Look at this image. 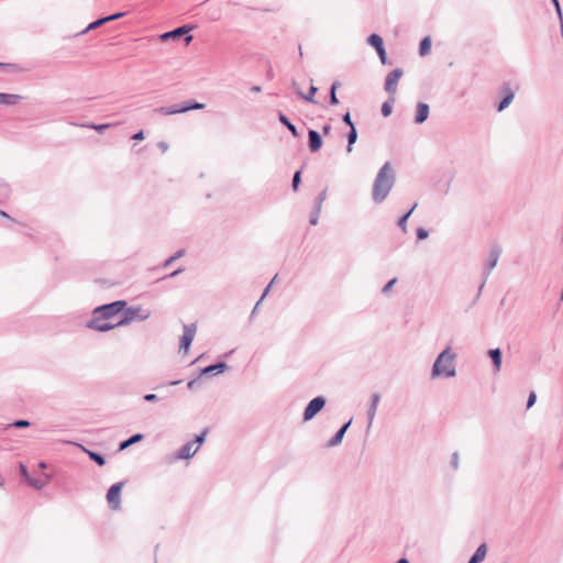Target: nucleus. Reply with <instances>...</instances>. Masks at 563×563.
<instances>
[{
    "label": "nucleus",
    "mask_w": 563,
    "mask_h": 563,
    "mask_svg": "<svg viewBox=\"0 0 563 563\" xmlns=\"http://www.w3.org/2000/svg\"><path fill=\"white\" fill-rule=\"evenodd\" d=\"M291 85H292V88L295 89L296 92H297L298 89H300V87H299V85H298V82L296 80H292Z\"/></svg>",
    "instance_id": "obj_61"
},
{
    "label": "nucleus",
    "mask_w": 563,
    "mask_h": 563,
    "mask_svg": "<svg viewBox=\"0 0 563 563\" xmlns=\"http://www.w3.org/2000/svg\"><path fill=\"white\" fill-rule=\"evenodd\" d=\"M468 563H481V562H479V561H477V560H476V559H474V558H471V559H470V561H468Z\"/></svg>",
    "instance_id": "obj_63"
},
{
    "label": "nucleus",
    "mask_w": 563,
    "mask_h": 563,
    "mask_svg": "<svg viewBox=\"0 0 563 563\" xmlns=\"http://www.w3.org/2000/svg\"><path fill=\"white\" fill-rule=\"evenodd\" d=\"M196 27V25L186 24L183 26H178V38L184 35H189L188 33L192 31Z\"/></svg>",
    "instance_id": "obj_38"
},
{
    "label": "nucleus",
    "mask_w": 563,
    "mask_h": 563,
    "mask_svg": "<svg viewBox=\"0 0 563 563\" xmlns=\"http://www.w3.org/2000/svg\"><path fill=\"white\" fill-rule=\"evenodd\" d=\"M208 432V429H205L200 434L195 435L194 439L187 441L180 449H178V459L188 460L195 456L205 443Z\"/></svg>",
    "instance_id": "obj_3"
},
{
    "label": "nucleus",
    "mask_w": 563,
    "mask_h": 563,
    "mask_svg": "<svg viewBox=\"0 0 563 563\" xmlns=\"http://www.w3.org/2000/svg\"><path fill=\"white\" fill-rule=\"evenodd\" d=\"M308 142H309V150L312 153L318 152L322 146V139H321L320 134L314 130H309Z\"/></svg>",
    "instance_id": "obj_13"
},
{
    "label": "nucleus",
    "mask_w": 563,
    "mask_h": 563,
    "mask_svg": "<svg viewBox=\"0 0 563 563\" xmlns=\"http://www.w3.org/2000/svg\"><path fill=\"white\" fill-rule=\"evenodd\" d=\"M192 41V35H184V42L188 45Z\"/></svg>",
    "instance_id": "obj_59"
},
{
    "label": "nucleus",
    "mask_w": 563,
    "mask_h": 563,
    "mask_svg": "<svg viewBox=\"0 0 563 563\" xmlns=\"http://www.w3.org/2000/svg\"><path fill=\"white\" fill-rule=\"evenodd\" d=\"M351 422H352V420H350L349 422H346L344 426H342L339 429V431L334 434V437L328 442V444H327L328 448L336 446L342 442L343 437H344L346 430L349 429Z\"/></svg>",
    "instance_id": "obj_16"
},
{
    "label": "nucleus",
    "mask_w": 563,
    "mask_h": 563,
    "mask_svg": "<svg viewBox=\"0 0 563 563\" xmlns=\"http://www.w3.org/2000/svg\"><path fill=\"white\" fill-rule=\"evenodd\" d=\"M356 140H357V132H356L355 126L352 125L351 131L347 134V147H346L347 153L352 152V150H353L352 146L356 142Z\"/></svg>",
    "instance_id": "obj_27"
},
{
    "label": "nucleus",
    "mask_w": 563,
    "mask_h": 563,
    "mask_svg": "<svg viewBox=\"0 0 563 563\" xmlns=\"http://www.w3.org/2000/svg\"><path fill=\"white\" fill-rule=\"evenodd\" d=\"M140 311H141V308H134V307L126 308V306H125L120 313V319H118V321H115V324L118 327H122V325L130 323L131 321H133L136 318L145 319L146 316H139Z\"/></svg>",
    "instance_id": "obj_10"
},
{
    "label": "nucleus",
    "mask_w": 563,
    "mask_h": 563,
    "mask_svg": "<svg viewBox=\"0 0 563 563\" xmlns=\"http://www.w3.org/2000/svg\"><path fill=\"white\" fill-rule=\"evenodd\" d=\"M164 396H161L159 394H146L144 396V400H146V401H155V400L161 399Z\"/></svg>",
    "instance_id": "obj_46"
},
{
    "label": "nucleus",
    "mask_w": 563,
    "mask_h": 563,
    "mask_svg": "<svg viewBox=\"0 0 563 563\" xmlns=\"http://www.w3.org/2000/svg\"><path fill=\"white\" fill-rule=\"evenodd\" d=\"M428 235H429V234H428V231H427V230H424V229H422V228H419V229L417 230V238H418L419 240H424V239H427V238H428Z\"/></svg>",
    "instance_id": "obj_49"
},
{
    "label": "nucleus",
    "mask_w": 563,
    "mask_h": 563,
    "mask_svg": "<svg viewBox=\"0 0 563 563\" xmlns=\"http://www.w3.org/2000/svg\"><path fill=\"white\" fill-rule=\"evenodd\" d=\"M159 40L162 42L167 41V40H176V29H173L168 32L161 34Z\"/></svg>",
    "instance_id": "obj_39"
},
{
    "label": "nucleus",
    "mask_w": 563,
    "mask_h": 563,
    "mask_svg": "<svg viewBox=\"0 0 563 563\" xmlns=\"http://www.w3.org/2000/svg\"><path fill=\"white\" fill-rule=\"evenodd\" d=\"M318 88L314 87V86H311L310 89H309V92L307 95H305L301 89H298L297 90V95L305 99L306 101L308 102H311V103H316V100L313 98L314 93L317 92Z\"/></svg>",
    "instance_id": "obj_24"
},
{
    "label": "nucleus",
    "mask_w": 563,
    "mask_h": 563,
    "mask_svg": "<svg viewBox=\"0 0 563 563\" xmlns=\"http://www.w3.org/2000/svg\"><path fill=\"white\" fill-rule=\"evenodd\" d=\"M514 97H515L514 92L510 89H507V93L504 97V99L500 101V103L498 104L497 111L501 112L503 110H505L511 103V101L514 100Z\"/></svg>",
    "instance_id": "obj_20"
},
{
    "label": "nucleus",
    "mask_w": 563,
    "mask_h": 563,
    "mask_svg": "<svg viewBox=\"0 0 563 563\" xmlns=\"http://www.w3.org/2000/svg\"><path fill=\"white\" fill-rule=\"evenodd\" d=\"M123 485H124L123 482L115 483L109 488V490L107 493V501L109 503L110 508L113 510L120 509L121 490H122Z\"/></svg>",
    "instance_id": "obj_7"
},
{
    "label": "nucleus",
    "mask_w": 563,
    "mask_h": 563,
    "mask_svg": "<svg viewBox=\"0 0 563 563\" xmlns=\"http://www.w3.org/2000/svg\"><path fill=\"white\" fill-rule=\"evenodd\" d=\"M123 15H124L123 12H118V13H114V14H111V15H108V16H104V18L107 19V23H108V22L118 20V19L122 18Z\"/></svg>",
    "instance_id": "obj_50"
},
{
    "label": "nucleus",
    "mask_w": 563,
    "mask_h": 563,
    "mask_svg": "<svg viewBox=\"0 0 563 563\" xmlns=\"http://www.w3.org/2000/svg\"><path fill=\"white\" fill-rule=\"evenodd\" d=\"M487 554V545L485 543L481 544L475 553L472 555V558L476 559L479 562H483Z\"/></svg>",
    "instance_id": "obj_29"
},
{
    "label": "nucleus",
    "mask_w": 563,
    "mask_h": 563,
    "mask_svg": "<svg viewBox=\"0 0 563 563\" xmlns=\"http://www.w3.org/2000/svg\"><path fill=\"white\" fill-rule=\"evenodd\" d=\"M428 117H429V106L424 102H419L417 104L415 123L421 124L428 119Z\"/></svg>",
    "instance_id": "obj_14"
},
{
    "label": "nucleus",
    "mask_w": 563,
    "mask_h": 563,
    "mask_svg": "<svg viewBox=\"0 0 563 563\" xmlns=\"http://www.w3.org/2000/svg\"><path fill=\"white\" fill-rule=\"evenodd\" d=\"M401 76H402V70L400 68H396L387 75L386 81H385V90L388 93L394 95L396 92L397 84Z\"/></svg>",
    "instance_id": "obj_11"
},
{
    "label": "nucleus",
    "mask_w": 563,
    "mask_h": 563,
    "mask_svg": "<svg viewBox=\"0 0 563 563\" xmlns=\"http://www.w3.org/2000/svg\"><path fill=\"white\" fill-rule=\"evenodd\" d=\"M132 139L135 140V141H142L144 139V132L143 131H139L137 133H135L132 136Z\"/></svg>",
    "instance_id": "obj_56"
},
{
    "label": "nucleus",
    "mask_w": 563,
    "mask_h": 563,
    "mask_svg": "<svg viewBox=\"0 0 563 563\" xmlns=\"http://www.w3.org/2000/svg\"><path fill=\"white\" fill-rule=\"evenodd\" d=\"M197 331L196 323L185 324L184 333L180 338L179 350H183L185 354L188 353L190 344L192 343Z\"/></svg>",
    "instance_id": "obj_8"
},
{
    "label": "nucleus",
    "mask_w": 563,
    "mask_h": 563,
    "mask_svg": "<svg viewBox=\"0 0 563 563\" xmlns=\"http://www.w3.org/2000/svg\"><path fill=\"white\" fill-rule=\"evenodd\" d=\"M106 23H107V19H106V18H100V19H98V20H96V21L91 22V23H90V24H89V25H88V26L82 31V33H86V32H88V31L95 30V29H97V27H99V26H102V25H103V24H106Z\"/></svg>",
    "instance_id": "obj_36"
},
{
    "label": "nucleus",
    "mask_w": 563,
    "mask_h": 563,
    "mask_svg": "<svg viewBox=\"0 0 563 563\" xmlns=\"http://www.w3.org/2000/svg\"><path fill=\"white\" fill-rule=\"evenodd\" d=\"M339 81H334L330 89V103L336 106L339 103V99L336 97V89L340 87Z\"/></svg>",
    "instance_id": "obj_31"
},
{
    "label": "nucleus",
    "mask_w": 563,
    "mask_h": 563,
    "mask_svg": "<svg viewBox=\"0 0 563 563\" xmlns=\"http://www.w3.org/2000/svg\"><path fill=\"white\" fill-rule=\"evenodd\" d=\"M142 439H143V434L135 433L132 437H130L129 439L122 441L119 445V450L123 451V450L128 449L130 445L140 442Z\"/></svg>",
    "instance_id": "obj_19"
},
{
    "label": "nucleus",
    "mask_w": 563,
    "mask_h": 563,
    "mask_svg": "<svg viewBox=\"0 0 563 563\" xmlns=\"http://www.w3.org/2000/svg\"><path fill=\"white\" fill-rule=\"evenodd\" d=\"M397 279L396 278H393L390 279L382 289L383 294H387L388 291H390V289L393 288V286L396 284Z\"/></svg>",
    "instance_id": "obj_45"
},
{
    "label": "nucleus",
    "mask_w": 563,
    "mask_h": 563,
    "mask_svg": "<svg viewBox=\"0 0 563 563\" xmlns=\"http://www.w3.org/2000/svg\"><path fill=\"white\" fill-rule=\"evenodd\" d=\"M117 327L115 321H106L101 316H98L95 309L91 319L87 322V328L99 332H107Z\"/></svg>",
    "instance_id": "obj_6"
},
{
    "label": "nucleus",
    "mask_w": 563,
    "mask_h": 563,
    "mask_svg": "<svg viewBox=\"0 0 563 563\" xmlns=\"http://www.w3.org/2000/svg\"><path fill=\"white\" fill-rule=\"evenodd\" d=\"M30 426V422L27 420H16L13 423L9 424L8 427H14V428H26Z\"/></svg>",
    "instance_id": "obj_42"
},
{
    "label": "nucleus",
    "mask_w": 563,
    "mask_h": 563,
    "mask_svg": "<svg viewBox=\"0 0 563 563\" xmlns=\"http://www.w3.org/2000/svg\"><path fill=\"white\" fill-rule=\"evenodd\" d=\"M379 399H380V396L377 393L373 394L372 397H371V405H369V408L367 410V420H368L367 429H369L371 426L373 424V421H374L375 416H376V411H377V406H378Z\"/></svg>",
    "instance_id": "obj_12"
},
{
    "label": "nucleus",
    "mask_w": 563,
    "mask_h": 563,
    "mask_svg": "<svg viewBox=\"0 0 563 563\" xmlns=\"http://www.w3.org/2000/svg\"><path fill=\"white\" fill-rule=\"evenodd\" d=\"M327 198V189H323L317 197L314 202V209L317 210V213L321 212L322 203Z\"/></svg>",
    "instance_id": "obj_34"
},
{
    "label": "nucleus",
    "mask_w": 563,
    "mask_h": 563,
    "mask_svg": "<svg viewBox=\"0 0 563 563\" xmlns=\"http://www.w3.org/2000/svg\"><path fill=\"white\" fill-rule=\"evenodd\" d=\"M488 356L492 358L493 365H494V372L498 373L501 369V351L500 349H490L488 350Z\"/></svg>",
    "instance_id": "obj_15"
},
{
    "label": "nucleus",
    "mask_w": 563,
    "mask_h": 563,
    "mask_svg": "<svg viewBox=\"0 0 563 563\" xmlns=\"http://www.w3.org/2000/svg\"><path fill=\"white\" fill-rule=\"evenodd\" d=\"M397 563H409V561L407 559H400L397 561Z\"/></svg>",
    "instance_id": "obj_62"
},
{
    "label": "nucleus",
    "mask_w": 563,
    "mask_h": 563,
    "mask_svg": "<svg viewBox=\"0 0 563 563\" xmlns=\"http://www.w3.org/2000/svg\"><path fill=\"white\" fill-rule=\"evenodd\" d=\"M331 131V125L327 124L322 128V132L324 135H328Z\"/></svg>",
    "instance_id": "obj_58"
},
{
    "label": "nucleus",
    "mask_w": 563,
    "mask_h": 563,
    "mask_svg": "<svg viewBox=\"0 0 563 563\" xmlns=\"http://www.w3.org/2000/svg\"><path fill=\"white\" fill-rule=\"evenodd\" d=\"M456 376V353L451 346L443 349L435 357L432 368L431 378H453Z\"/></svg>",
    "instance_id": "obj_1"
},
{
    "label": "nucleus",
    "mask_w": 563,
    "mask_h": 563,
    "mask_svg": "<svg viewBox=\"0 0 563 563\" xmlns=\"http://www.w3.org/2000/svg\"><path fill=\"white\" fill-rule=\"evenodd\" d=\"M44 476H45V478H44V479H42V478H32V477H30V478H29V481H27V483H29L32 487L36 488V489H42L44 486H46V484H47V483H48V481H49V476H48V475H46V474H45Z\"/></svg>",
    "instance_id": "obj_21"
},
{
    "label": "nucleus",
    "mask_w": 563,
    "mask_h": 563,
    "mask_svg": "<svg viewBox=\"0 0 563 563\" xmlns=\"http://www.w3.org/2000/svg\"><path fill=\"white\" fill-rule=\"evenodd\" d=\"M536 400H537L536 393L531 391L528 397L527 408H531L536 404Z\"/></svg>",
    "instance_id": "obj_48"
},
{
    "label": "nucleus",
    "mask_w": 563,
    "mask_h": 563,
    "mask_svg": "<svg viewBox=\"0 0 563 563\" xmlns=\"http://www.w3.org/2000/svg\"><path fill=\"white\" fill-rule=\"evenodd\" d=\"M228 368V365L223 362L205 367L201 371V375H218L223 373Z\"/></svg>",
    "instance_id": "obj_17"
},
{
    "label": "nucleus",
    "mask_w": 563,
    "mask_h": 563,
    "mask_svg": "<svg viewBox=\"0 0 563 563\" xmlns=\"http://www.w3.org/2000/svg\"><path fill=\"white\" fill-rule=\"evenodd\" d=\"M175 261H176V254H174V255L169 256V257L166 260V262H165V266L170 265V264H172L173 262H175Z\"/></svg>",
    "instance_id": "obj_57"
},
{
    "label": "nucleus",
    "mask_w": 563,
    "mask_h": 563,
    "mask_svg": "<svg viewBox=\"0 0 563 563\" xmlns=\"http://www.w3.org/2000/svg\"><path fill=\"white\" fill-rule=\"evenodd\" d=\"M500 254H501L500 246L494 245L489 249L488 257L484 264V280H483L482 285L479 286V291L483 289V287L486 283V279L488 278L492 271L497 265Z\"/></svg>",
    "instance_id": "obj_5"
},
{
    "label": "nucleus",
    "mask_w": 563,
    "mask_h": 563,
    "mask_svg": "<svg viewBox=\"0 0 563 563\" xmlns=\"http://www.w3.org/2000/svg\"><path fill=\"white\" fill-rule=\"evenodd\" d=\"M325 405V399L321 396L313 398L307 405L303 411V421L311 420Z\"/></svg>",
    "instance_id": "obj_9"
},
{
    "label": "nucleus",
    "mask_w": 563,
    "mask_h": 563,
    "mask_svg": "<svg viewBox=\"0 0 563 563\" xmlns=\"http://www.w3.org/2000/svg\"><path fill=\"white\" fill-rule=\"evenodd\" d=\"M342 120H343V122H344L345 124L350 125L351 128H352V125H354V124H353V122H352V120H351V115H350V113H349V112H346V113L343 115Z\"/></svg>",
    "instance_id": "obj_53"
},
{
    "label": "nucleus",
    "mask_w": 563,
    "mask_h": 563,
    "mask_svg": "<svg viewBox=\"0 0 563 563\" xmlns=\"http://www.w3.org/2000/svg\"><path fill=\"white\" fill-rule=\"evenodd\" d=\"M20 472H21V475L26 479L29 481L30 478V475H29V472H27V468L24 464H20Z\"/></svg>",
    "instance_id": "obj_51"
},
{
    "label": "nucleus",
    "mask_w": 563,
    "mask_h": 563,
    "mask_svg": "<svg viewBox=\"0 0 563 563\" xmlns=\"http://www.w3.org/2000/svg\"><path fill=\"white\" fill-rule=\"evenodd\" d=\"M84 451L88 454L89 459L96 462L99 466H103L106 464V459L101 454L87 449H84Z\"/></svg>",
    "instance_id": "obj_25"
},
{
    "label": "nucleus",
    "mask_w": 563,
    "mask_h": 563,
    "mask_svg": "<svg viewBox=\"0 0 563 563\" xmlns=\"http://www.w3.org/2000/svg\"><path fill=\"white\" fill-rule=\"evenodd\" d=\"M319 214L320 213H317V210L314 209L313 213L311 214V218H310L311 225H316L318 223Z\"/></svg>",
    "instance_id": "obj_52"
},
{
    "label": "nucleus",
    "mask_w": 563,
    "mask_h": 563,
    "mask_svg": "<svg viewBox=\"0 0 563 563\" xmlns=\"http://www.w3.org/2000/svg\"><path fill=\"white\" fill-rule=\"evenodd\" d=\"M278 119L280 123H283L294 136H298L297 128L288 120L284 113L280 112Z\"/></svg>",
    "instance_id": "obj_22"
},
{
    "label": "nucleus",
    "mask_w": 563,
    "mask_h": 563,
    "mask_svg": "<svg viewBox=\"0 0 563 563\" xmlns=\"http://www.w3.org/2000/svg\"><path fill=\"white\" fill-rule=\"evenodd\" d=\"M10 195L9 185L0 178V201L7 199Z\"/></svg>",
    "instance_id": "obj_33"
},
{
    "label": "nucleus",
    "mask_w": 563,
    "mask_h": 563,
    "mask_svg": "<svg viewBox=\"0 0 563 563\" xmlns=\"http://www.w3.org/2000/svg\"><path fill=\"white\" fill-rule=\"evenodd\" d=\"M205 107V104L202 103H194V104H181V106H178V113H181V112H187L189 110H192V109H202Z\"/></svg>",
    "instance_id": "obj_35"
},
{
    "label": "nucleus",
    "mask_w": 563,
    "mask_h": 563,
    "mask_svg": "<svg viewBox=\"0 0 563 563\" xmlns=\"http://www.w3.org/2000/svg\"><path fill=\"white\" fill-rule=\"evenodd\" d=\"M154 112L162 113V114H175L176 106L161 107V108L155 109Z\"/></svg>",
    "instance_id": "obj_37"
},
{
    "label": "nucleus",
    "mask_w": 563,
    "mask_h": 563,
    "mask_svg": "<svg viewBox=\"0 0 563 563\" xmlns=\"http://www.w3.org/2000/svg\"><path fill=\"white\" fill-rule=\"evenodd\" d=\"M197 383H198V379L190 380V382L188 383V388H190V389H191V388H194V386H195Z\"/></svg>",
    "instance_id": "obj_60"
},
{
    "label": "nucleus",
    "mask_w": 563,
    "mask_h": 563,
    "mask_svg": "<svg viewBox=\"0 0 563 563\" xmlns=\"http://www.w3.org/2000/svg\"><path fill=\"white\" fill-rule=\"evenodd\" d=\"M460 456L459 453L454 452L451 456V465L454 470L459 468Z\"/></svg>",
    "instance_id": "obj_43"
},
{
    "label": "nucleus",
    "mask_w": 563,
    "mask_h": 563,
    "mask_svg": "<svg viewBox=\"0 0 563 563\" xmlns=\"http://www.w3.org/2000/svg\"><path fill=\"white\" fill-rule=\"evenodd\" d=\"M157 147L164 153L168 150V144L166 142H158Z\"/></svg>",
    "instance_id": "obj_55"
},
{
    "label": "nucleus",
    "mask_w": 563,
    "mask_h": 563,
    "mask_svg": "<svg viewBox=\"0 0 563 563\" xmlns=\"http://www.w3.org/2000/svg\"><path fill=\"white\" fill-rule=\"evenodd\" d=\"M176 460V453H172V454H168L166 455L163 460H162V464L164 465H172L174 463V461Z\"/></svg>",
    "instance_id": "obj_41"
},
{
    "label": "nucleus",
    "mask_w": 563,
    "mask_h": 563,
    "mask_svg": "<svg viewBox=\"0 0 563 563\" xmlns=\"http://www.w3.org/2000/svg\"><path fill=\"white\" fill-rule=\"evenodd\" d=\"M468 563H481V562H479V561H477V560H476V559H474V558H471V559H470V561H468Z\"/></svg>",
    "instance_id": "obj_64"
},
{
    "label": "nucleus",
    "mask_w": 563,
    "mask_h": 563,
    "mask_svg": "<svg viewBox=\"0 0 563 563\" xmlns=\"http://www.w3.org/2000/svg\"><path fill=\"white\" fill-rule=\"evenodd\" d=\"M276 277H277V276H275V277L273 278V280L268 284V286L265 288V290H264V292H263V295H262V297H261V299H260L261 301H262V300L267 296V294H268V291H269V289H271V286H272V285H273V283L275 282Z\"/></svg>",
    "instance_id": "obj_54"
},
{
    "label": "nucleus",
    "mask_w": 563,
    "mask_h": 563,
    "mask_svg": "<svg viewBox=\"0 0 563 563\" xmlns=\"http://www.w3.org/2000/svg\"><path fill=\"white\" fill-rule=\"evenodd\" d=\"M125 306V300H117L111 303L99 306L95 308V310L98 316H101L106 321H118V319H120V313Z\"/></svg>",
    "instance_id": "obj_4"
},
{
    "label": "nucleus",
    "mask_w": 563,
    "mask_h": 563,
    "mask_svg": "<svg viewBox=\"0 0 563 563\" xmlns=\"http://www.w3.org/2000/svg\"><path fill=\"white\" fill-rule=\"evenodd\" d=\"M299 184H300V172H296L294 177H292V188H294V190H297Z\"/></svg>",
    "instance_id": "obj_47"
},
{
    "label": "nucleus",
    "mask_w": 563,
    "mask_h": 563,
    "mask_svg": "<svg viewBox=\"0 0 563 563\" xmlns=\"http://www.w3.org/2000/svg\"><path fill=\"white\" fill-rule=\"evenodd\" d=\"M367 43L376 51L384 47L383 38L378 34H372L367 37Z\"/></svg>",
    "instance_id": "obj_23"
},
{
    "label": "nucleus",
    "mask_w": 563,
    "mask_h": 563,
    "mask_svg": "<svg viewBox=\"0 0 563 563\" xmlns=\"http://www.w3.org/2000/svg\"><path fill=\"white\" fill-rule=\"evenodd\" d=\"M552 3H553V7L555 8V12L558 14V19H559V22H560V30H561V33L563 35V13H562V9H561V5H560V1L559 0H551Z\"/></svg>",
    "instance_id": "obj_32"
},
{
    "label": "nucleus",
    "mask_w": 563,
    "mask_h": 563,
    "mask_svg": "<svg viewBox=\"0 0 563 563\" xmlns=\"http://www.w3.org/2000/svg\"><path fill=\"white\" fill-rule=\"evenodd\" d=\"M395 184V174L391 168L390 163H385L382 168L378 170L377 176L375 178L373 185V200L376 203L383 202Z\"/></svg>",
    "instance_id": "obj_2"
},
{
    "label": "nucleus",
    "mask_w": 563,
    "mask_h": 563,
    "mask_svg": "<svg viewBox=\"0 0 563 563\" xmlns=\"http://www.w3.org/2000/svg\"><path fill=\"white\" fill-rule=\"evenodd\" d=\"M80 126L93 129V130L98 131L99 133H102L107 129H109L111 126V124L110 123H104V124L82 123V124H80Z\"/></svg>",
    "instance_id": "obj_30"
},
{
    "label": "nucleus",
    "mask_w": 563,
    "mask_h": 563,
    "mask_svg": "<svg viewBox=\"0 0 563 563\" xmlns=\"http://www.w3.org/2000/svg\"><path fill=\"white\" fill-rule=\"evenodd\" d=\"M20 95L0 92V104L13 106L21 100Z\"/></svg>",
    "instance_id": "obj_18"
},
{
    "label": "nucleus",
    "mask_w": 563,
    "mask_h": 563,
    "mask_svg": "<svg viewBox=\"0 0 563 563\" xmlns=\"http://www.w3.org/2000/svg\"><path fill=\"white\" fill-rule=\"evenodd\" d=\"M417 207V203H415L412 206V208L406 213L404 214L399 220H398V227L402 230V232H407V220L409 219V217L411 216V213L413 212V210L416 209Z\"/></svg>",
    "instance_id": "obj_28"
},
{
    "label": "nucleus",
    "mask_w": 563,
    "mask_h": 563,
    "mask_svg": "<svg viewBox=\"0 0 563 563\" xmlns=\"http://www.w3.org/2000/svg\"><path fill=\"white\" fill-rule=\"evenodd\" d=\"M393 111V107H391V102L390 101H386L383 103L382 106V114L384 117H388Z\"/></svg>",
    "instance_id": "obj_40"
},
{
    "label": "nucleus",
    "mask_w": 563,
    "mask_h": 563,
    "mask_svg": "<svg viewBox=\"0 0 563 563\" xmlns=\"http://www.w3.org/2000/svg\"><path fill=\"white\" fill-rule=\"evenodd\" d=\"M376 52L378 54V57H379L382 64L385 65L387 63V55H386L385 47H382V48L377 49Z\"/></svg>",
    "instance_id": "obj_44"
},
{
    "label": "nucleus",
    "mask_w": 563,
    "mask_h": 563,
    "mask_svg": "<svg viewBox=\"0 0 563 563\" xmlns=\"http://www.w3.org/2000/svg\"><path fill=\"white\" fill-rule=\"evenodd\" d=\"M431 49V40L429 36L422 38L419 46V53L421 56H426L429 54Z\"/></svg>",
    "instance_id": "obj_26"
}]
</instances>
